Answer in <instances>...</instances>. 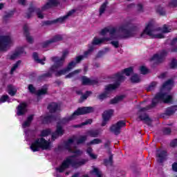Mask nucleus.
I'll return each instance as SVG.
<instances>
[{"label": "nucleus", "instance_id": "f257e3e1", "mask_svg": "<svg viewBox=\"0 0 177 177\" xmlns=\"http://www.w3.org/2000/svg\"><path fill=\"white\" fill-rule=\"evenodd\" d=\"M101 35L104 37V38H94L93 41V45H100V44H106L109 41H111V44L114 48H118L120 44L117 39H121L122 38H128L129 37H133L132 30L128 29V26H121L118 29L115 28H105L102 30ZM115 39V41H114Z\"/></svg>", "mask_w": 177, "mask_h": 177}, {"label": "nucleus", "instance_id": "f03ea898", "mask_svg": "<svg viewBox=\"0 0 177 177\" xmlns=\"http://www.w3.org/2000/svg\"><path fill=\"white\" fill-rule=\"evenodd\" d=\"M93 108L91 106L88 107H82L79 108L77 111H75L71 116H68L66 118H63L57 125L56 131L53 133L52 139L55 140V139H57L59 136H62L63 133H64V130L62 127V125L64 124H67L69 121H73V120H75L78 115H82L84 114H88L89 113H93Z\"/></svg>", "mask_w": 177, "mask_h": 177}, {"label": "nucleus", "instance_id": "7ed1b4c3", "mask_svg": "<svg viewBox=\"0 0 177 177\" xmlns=\"http://www.w3.org/2000/svg\"><path fill=\"white\" fill-rule=\"evenodd\" d=\"M93 50V46L90 47L87 51L84 53V55H79L76 57L75 60L72 61L71 63L68 64L66 68L60 70V67L58 68V70L55 68H53V71H49L48 73L46 74V77H52V74H55V75L59 76V75H64V74H67L68 71H71L84 59V57H88V55H91V52Z\"/></svg>", "mask_w": 177, "mask_h": 177}, {"label": "nucleus", "instance_id": "20e7f679", "mask_svg": "<svg viewBox=\"0 0 177 177\" xmlns=\"http://www.w3.org/2000/svg\"><path fill=\"white\" fill-rule=\"evenodd\" d=\"M160 31L162 32H171V31H172V28L171 26L167 25H165L162 29L156 28L154 24L151 21L147 24L143 32L141 34V37L145 38V35H149L151 38H163L164 34L160 33Z\"/></svg>", "mask_w": 177, "mask_h": 177}, {"label": "nucleus", "instance_id": "39448f33", "mask_svg": "<svg viewBox=\"0 0 177 177\" xmlns=\"http://www.w3.org/2000/svg\"><path fill=\"white\" fill-rule=\"evenodd\" d=\"M50 135V129L43 130L41 132L40 136L41 138L37 139L30 145L32 151H39V150H49L50 149V141L44 139L46 136Z\"/></svg>", "mask_w": 177, "mask_h": 177}, {"label": "nucleus", "instance_id": "423d86ee", "mask_svg": "<svg viewBox=\"0 0 177 177\" xmlns=\"http://www.w3.org/2000/svg\"><path fill=\"white\" fill-rule=\"evenodd\" d=\"M88 162V159H77L74 156H70L67 158L62 164L56 169V172H64L65 169H67L70 165L73 168H79L82 165H85Z\"/></svg>", "mask_w": 177, "mask_h": 177}, {"label": "nucleus", "instance_id": "0eeeda50", "mask_svg": "<svg viewBox=\"0 0 177 177\" xmlns=\"http://www.w3.org/2000/svg\"><path fill=\"white\" fill-rule=\"evenodd\" d=\"M86 140V136H80V138H77V136H74L65 144V149L66 150H68L70 153H73L75 154V156H80L81 155V151L77 149L75 147V143L77 145H81V143H84Z\"/></svg>", "mask_w": 177, "mask_h": 177}, {"label": "nucleus", "instance_id": "6e6552de", "mask_svg": "<svg viewBox=\"0 0 177 177\" xmlns=\"http://www.w3.org/2000/svg\"><path fill=\"white\" fill-rule=\"evenodd\" d=\"M59 1L60 0H49L46 5L41 8V10L34 7L30 8L27 15L28 19H30L31 16H33L35 12L37 13L39 19H44V13H42V12H44V10H46V9H49V8H52V6H56Z\"/></svg>", "mask_w": 177, "mask_h": 177}, {"label": "nucleus", "instance_id": "1a4fd4ad", "mask_svg": "<svg viewBox=\"0 0 177 177\" xmlns=\"http://www.w3.org/2000/svg\"><path fill=\"white\" fill-rule=\"evenodd\" d=\"M171 103L172 102V95L168 93H158L152 100V107H154L157 103Z\"/></svg>", "mask_w": 177, "mask_h": 177}, {"label": "nucleus", "instance_id": "9d476101", "mask_svg": "<svg viewBox=\"0 0 177 177\" xmlns=\"http://www.w3.org/2000/svg\"><path fill=\"white\" fill-rule=\"evenodd\" d=\"M68 56V50H66L63 51L62 56L61 58L57 57H52V60L54 62V65L51 66L50 68V71H53V68L56 67L57 70H59L62 66H63V63H64V60Z\"/></svg>", "mask_w": 177, "mask_h": 177}, {"label": "nucleus", "instance_id": "9b49d317", "mask_svg": "<svg viewBox=\"0 0 177 177\" xmlns=\"http://www.w3.org/2000/svg\"><path fill=\"white\" fill-rule=\"evenodd\" d=\"M13 44V40L9 36H0V50H7Z\"/></svg>", "mask_w": 177, "mask_h": 177}, {"label": "nucleus", "instance_id": "f8f14e48", "mask_svg": "<svg viewBox=\"0 0 177 177\" xmlns=\"http://www.w3.org/2000/svg\"><path fill=\"white\" fill-rule=\"evenodd\" d=\"M132 73H133V68L129 67L124 69L122 73H118L113 77L114 81H115V84H118V85H120V81H122L124 80V74H125V75L127 77H129Z\"/></svg>", "mask_w": 177, "mask_h": 177}, {"label": "nucleus", "instance_id": "ddd939ff", "mask_svg": "<svg viewBox=\"0 0 177 177\" xmlns=\"http://www.w3.org/2000/svg\"><path fill=\"white\" fill-rule=\"evenodd\" d=\"M28 89L30 93H35V95H37L38 97H39V96H42L43 95H46V93L48 92L47 86H45L41 89L37 91V90H35V87H34L32 84H29Z\"/></svg>", "mask_w": 177, "mask_h": 177}, {"label": "nucleus", "instance_id": "4468645a", "mask_svg": "<svg viewBox=\"0 0 177 177\" xmlns=\"http://www.w3.org/2000/svg\"><path fill=\"white\" fill-rule=\"evenodd\" d=\"M116 88H118V84H109L105 87V92L100 94L98 96V99L100 100H103L104 99H106L107 96H109V93L111 92V91H114V89H116Z\"/></svg>", "mask_w": 177, "mask_h": 177}, {"label": "nucleus", "instance_id": "2eb2a0df", "mask_svg": "<svg viewBox=\"0 0 177 177\" xmlns=\"http://www.w3.org/2000/svg\"><path fill=\"white\" fill-rule=\"evenodd\" d=\"M124 127H125V122L119 121L111 127V132H113L115 135H119V133H121V128Z\"/></svg>", "mask_w": 177, "mask_h": 177}, {"label": "nucleus", "instance_id": "dca6fc26", "mask_svg": "<svg viewBox=\"0 0 177 177\" xmlns=\"http://www.w3.org/2000/svg\"><path fill=\"white\" fill-rule=\"evenodd\" d=\"M114 113V111L110 109L108 111H105L104 113L102 114V118L103 121L102 123V127H104L106 124H107V121L111 118V116L113 115V113Z\"/></svg>", "mask_w": 177, "mask_h": 177}, {"label": "nucleus", "instance_id": "f3484780", "mask_svg": "<svg viewBox=\"0 0 177 177\" xmlns=\"http://www.w3.org/2000/svg\"><path fill=\"white\" fill-rule=\"evenodd\" d=\"M167 51L163 50L159 54L154 55L151 59V62H155V63H161L162 62V59H164L165 56H167Z\"/></svg>", "mask_w": 177, "mask_h": 177}, {"label": "nucleus", "instance_id": "a211bd4d", "mask_svg": "<svg viewBox=\"0 0 177 177\" xmlns=\"http://www.w3.org/2000/svg\"><path fill=\"white\" fill-rule=\"evenodd\" d=\"M24 53V48L23 47L17 48L12 55H10L9 59L10 60H15V59H17L19 56H21Z\"/></svg>", "mask_w": 177, "mask_h": 177}, {"label": "nucleus", "instance_id": "6ab92c4d", "mask_svg": "<svg viewBox=\"0 0 177 177\" xmlns=\"http://www.w3.org/2000/svg\"><path fill=\"white\" fill-rule=\"evenodd\" d=\"M27 113V104L21 103L20 104L17 109V115H23Z\"/></svg>", "mask_w": 177, "mask_h": 177}, {"label": "nucleus", "instance_id": "aec40b11", "mask_svg": "<svg viewBox=\"0 0 177 177\" xmlns=\"http://www.w3.org/2000/svg\"><path fill=\"white\" fill-rule=\"evenodd\" d=\"M63 40V36L60 35H57L53 37L50 40L46 41L44 45L43 48H46L49 44H53V42H59V41H62Z\"/></svg>", "mask_w": 177, "mask_h": 177}, {"label": "nucleus", "instance_id": "412c9836", "mask_svg": "<svg viewBox=\"0 0 177 177\" xmlns=\"http://www.w3.org/2000/svg\"><path fill=\"white\" fill-rule=\"evenodd\" d=\"M74 13H75V10H72L69 11L66 15L59 17L57 19H56L55 21H54V23H63V21L66 20L68 17H70V16H73L74 15Z\"/></svg>", "mask_w": 177, "mask_h": 177}, {"label": "nucleus", "instance_id": "4be33fe9", "mask_svg": "<svg viewBox=\"0 0 177 177\" xmlns=\"http://www.w3.org/2000/svg\"><path fill=\"white\" fill-rule=\"evenodd\" d=\"M82 82L83 85H96L97 80H92L85 76L82 77Z\"/></svg>", "mask_w": 177, "mask_h": 177}, {"label": "nucleus", "instance_id": "5701e85b", "mask_svg": "<svg viewBox=\"0 0 177 177\" xmlns=\"http://www.w3.org/2000/svg\"><path fill=\"white\" fill-rule=\"evenodd\" d=\"M174 86V80H169L167 82H166L162 87V91H169Z\"/></svg>", "mask_w": 177, "mask_h": 177}, {"label": "nucleus", "instance_id": "b1692460", "mask_svg": "<svg viewBox=\"0 0 177 177\" xmlns=\"http://www.w3.org/2000/svg\"><path fill=\"white\" fill-rule=\"evenodd\" d=\"M166 156H167V151H162V150L157 151V158H158V161H159V162H162V161H164V160L165 159Z\"/></svg>", "mask_w": 177, "mask_h": 177}, {"label": "nucleus", "instance_id": "393cba45", "mask_svg": "<svg viewBox=\"0 0 177 177\" xmlns=\"http://www.w3.org/2000/svg\"><path fill=\"white\" fill-rule=\"evenodd\" d=\"M28 26L25 25L24 27V34L26 37L27 41L29 42V44H32L34 39L30 35L28 34Z\"/></svg>", "mask_w": 177, "mask_h": 177}, {"label": "nucleus", "instance_id": "a878e982", "mask_svg": "<svg viewBox=\"0 0 177 177\" xmlns=\"http://www.w3.org/2000/svg\"><path fill=\"white\" fill-rule=\"evenodd\" d=\"M138 121H145V122L147 123L148 125L151 124V120L149 118L147 115L143 113L142 115H140L138 118Z\"/></svg>", "mask_w": 177, "mask_h": 177}, {"label": "nucleus", "instance_id": "bb28decb", "mask_svg": "<svg viewBox=\"0 0 177 177\" xmlns=\"http://www.w3.org/2000/svg\"><path fill=\"white\" fill-rule=\"evenodd\" d=\"M7 92L10 96H15L17 93V88L13 85H9L7 88Z\"/></svg>", "mask_w": 177, "mask_h": 177}, {"label": "nucleus", "instance_id": "cd10ccee", "mask_svg": "<svg viewBox=\"0 0 177 177\" xmlns=\"http://www.w3.org/2000/svg\"><path fill=\"white\" fill-rule=\"evenodd\" d=\"M32 120H34V115H30L28 117L26 121H25L23 124H22V128L25 129V128H28V127H30L31 122L32 121Z\"/></svg>", "mask_w": 177, "mask_h": 177}, {"label": "nucleus", "instance_id": "c85d7f7f", "mask_svg": "<svg viewBox=\"0 0 177 177\" xmlns=\"http://www.w3.org/2000/svg\"><path fill=\"white\" fill-rule=\"evenodd\" d=\"M48 109L50 113H55V111H57V110H59V105H57V104L55 102H53L49 104Z\"/></svg>", "mask_w": 177, "mask_h": 177}, {"label": "nucleus", "instance_id": "c756f323", "mask_svg": "<svg viewBox=\"0 0 177 177\" xmlns=\"http://www.w3.org/2000/svg\"><path fill=\"white\" fill-rule=\"evenodd\" d=\"M125 98V95H119L113 98L111 100V104H115V103H118V102H121Z\"/></svg>", "mask_w": 177, "mask_h": 177}, {"label": "nucleus", "instance_id": "7c9ffc66", "mask_svg": "<svg viewBox=\"0 0 177 177\" xmlns=\"http://www.w3.org/2000/svg\"><path fill=\"white\" fill-rule=\"evenodd\" d=\"M176 110H177L176 106L169 107L166 111V114H167V115H172V114H174L176 111Z\"/></svg>", "mask_w": 177, "mask_h": 177}, {"label": "nucleus", "instance_id": "2f4dec72", "mask_svg": "<svg viewBox=\"0 0 177 177\" xmlns=\"http://www.w3.org/2000/svg\"><path fill=\"white\" fill-rule=\"evenodd\" d=\"M32 56H33L34 60H35L37 63H39L40 64H45V62H44L46 60L45 58H44L43 59H39L38 58V54L37 53H34Z\"/></svg>", "mask_w": 177, "mask_h": 177}, {"label": "nucleus", "instance_id": "473e14b6", "mask_svg": "<svg viewBox=\"0 0 177 177\" xmlns=\"http://www.w3.org/2000/svg\"><path fill=\"white\" fill-rule=\"evenodd\" d=\"M86 151H87V154H88L89 157H91V158H92V160H96V158H97V155L92 153V151H93L92 148L88 147Z\"/></svg>", "mask_w": 177, "mask_h": 177}, {"label": "nucleus", "instance_id": "72a5a7b5", "mask_svg": "<svg viewBox=\"0 0 177 177\" xmlns=\"http://www.w3.org/2000/svg\"><path fill=\"white\" fill-rule=\"evenodd\" d=\"M99 133H100V131H99L98 130H91L87 132V135L88 136H91L92 138H96L99 136Z\"/></svg>", "mask_w": 177, "mask_h": 177}, {"label": "nucleus", "instance_id": "f704fd0d", "mask_svg": "<svg viewBox=\"0 0 177 177\" xmlns=\"http://www.w3.org/2000/svg\"><path fill=\"white\" fill-rule=\"evenodd\" d=\"M92 172L93 174H95V175L97 177H103V174H102V171H100V170H99V169L96 167H93Z\"/></svg>", "mask_w": 177, "mask_h": 177}, {"label": "nucleus", "instance_id": "c9c22d12", "mask_svg": "<svg viewBox=\"0 0 177 177\" xmlns=\"http://www.w3.org/2000/svg\"><path fill=\"white\" fill-rule=\"evenodd\" d=\"M107 3H108L107 1H106L100 8V16H102V15L104 13V11L106 10V8L107 6Z\"/></svg>", "mask_w": 177, "mask_h": 177}, {"label": "nucleus", "instance_id": "e433bc0d", "mask_svg": "<svg viewBox=\"0 0 177 177\" xmlns=\"http://www.w3.org/2000/svg\"><path fill=\"white\" fill-rule=\"evenodd\" d=\"M88 124H92L91 119H88V120H86L85 122H83L81 124L75 125V126H74V127L75 128H81V127H84V125H88Z\"/></svg>", "mask_w": 177, "mask_h": 177}, {"label": "nucleus", "instance_id": "4c0bfd02", "mask_svg": "<svg viewBox=\"0 0 177 177\" xmlns=\"http://www.w3.org/2000/svg\"><path fill=\"white\" fill-rule=\"evenodd\" d=\"M81 72V70H76L71 73H69L67 76L66 78H72V77H75L77 75L78 73Z\"/></svg>", "mask_w": 177, "mask_h": 177}, {"label": "nucleus", "instance_id": "58836bf2", "mask_svg": "<svg viewBox=\"0 0 177 177\" xmlns=\"http://www.w3.org/2000/svg\"><path fill=\"white\" fill-rule=\"evenodd\" d=\"M54 120H56L54 116H47L43 120V122H52V121H54Z\"/></svg>", "mask_w": 177, "mask_h": 177}, {"label": "nucleus", "instance_id": "ea45409f", "mask_svg": "<svg viewBox=\"0 0 177 177\" xmlns=\"http://www.w3.org/2000/svg\"><path fill=\"white\" fill-rule=\"evenodd\" d=\"M20 64H21V61H18L15 64H14L13 67L11 68V71H10L11 74L15 73V71H16L17 67L20 66Z\"/></svg>", "mask_w": 177, "mask_h": 177}, {"label": "nucleus", "instance_id": "a19ab883", "mask_svg": "<svg viewBox=\"0 0 177 177\" xmlns=\"http://www.w3.org/2000/svg\"><path fill=\"white\" fill-rule=\"evenodd\" d=\"M5 102H10V100L9 99V96L8 95H3L0 98V102L1 103H5Z\"/></svg>", "mask_w": 177, "mask_h": 177}, {"label": "nucleus", "instance_id": "79ce46f5", "mask_svg": "<svg viewBox=\"0 0 177 177\" xmlns=\"http://www.w3.org/2000/svg\"><path fill=\"white\" fill-rule=\"evenodd\" d=\"M156 12L161 16H164V15H165V10H164V8L161 6H159L156 8Z\"/></svg>", "mask_w": 177, "mask_h": 177}, {"label": "nucleus", "instance_id": "37998d69", "mask_svg": "<svg viewBox=\"0 0 177 177\" xmlns=\"http://www.w3.org/2000/svg\"><path fill=\"white\" fill-rule=\"evenodd\" d=\"M156 86H157V82H153L148 86V88H147V91H153V89H154V88H156Z\"/></svg>", "mask_w": 177, "mask_h": 177}, {"label": "nucleus", "instance_id": "c03bdc74", "mask_svg": "<svg viewBox=\"0 0 177 177\" xmlns=\"http://www.w3.org/2000/svg\"><path fill=\"white\" fill-rule=\"evenodd\" d=\"M131 82H140V77L138 75H133L131 77Z\"/></svg>", "mask_w": 177, "mask_h": 177}, {"label": "nucleus", "instance_id": "a18cd8bd", "mask_svg": "<svg viewBox=\"0 0 177 177\" xmlns=\"http://www.w3.org/2000/svg\"><path fill=\"white\" fill-rule=\"evenodd\" d=\"M170 68H177V61L174 59L170 63Z\"/></svg>", "mask_w": 177, "mask_h": 177}, {"label": "nucleus", "instance_id": "49530a36", "mask_svg": "<svg viewBox=\"0 0 177 177\" xmlns=\"http://www.w3.org/2000/svg\"><path fill=\"white\" fill-rule=\"evenodd\" d=\"M140 71L141 74H147V73H149V69H147L146 66H140Z\"/></svg>", "mask_w": 177, "mask_h": 177}, {"label": "nucleus", "instance_id": "de8ad7c7", "mask_svg": "<svg viewBox=\"0 0 177 177\" xmlns=\"http://www.w3.org/2000/svg\"><path fill=\"white\" fill-rule=\"evenodd\" d=\"M102 143V140L100 139H98V138H96V139H94L90 143L89 145H99Z\"/></svg>", "mask_w": 177, "mask_h": 177}, {"label": "nucleus", "instance_id": "09e8293b", "mask_svg": "<svg viewBox=\"0 0 177 177\" xmlns=\"http://www.w3.org/2000/svg\"><path fill=\"white\" fill-rule=\"evenodd\" d=\"M113 162V156H111L109 157V160H104V164L105 165H111V163Z\"/></svg>", "mask_w": 177, "mask_h": 177}, {"label": "nucleus", "instance_id": "8fccbe9b", "mask_svg": "<svg viewBox=\"0 0 177 177\" xmlns=\"http://www.w3.org/2000/svg\"><path fill=\"white\" fill-rule=\"evenodd\" d=\"M92 93L91 91H86V94L82 95L81 99L82 100H86V99H88V96H89V95H91Z\"/></svg>", "mask_w": 177, "mask_h": 177}, {"label": "nucleus", "instance_id": "3c124183", "mask_svg": "<svg viewBox=\"0 0 177 177\" xmlns=\"http://www.w3.org/2000/svg\"><path fill=\"white\" fill-rule=\"evenodd\" d=\"M170 8H176L177 6V0H173L169 3Z\"/></svg>", "mask_w": 177, "mask_h": 177}, {"label": "nucleus", "instance_id": "603ef678", "mask_svg": "<svg viewBox=\"0 0 177 177\" xmlns=\"http://www.w3.org/2000/svg\"><path fill=\"white\" fill-rule=\"evenodd\" d=\"M163 132L165 135H169V133H171V129L168 128H165L164 129Z\"/></svg>", "mask_w": 177, "mask_h": 177}, {"label": "nucleus", "instance_id": "864d4df0", "mask_svg": "<svg viewBox=\"0 0 177 177\" xmlns=\"http://www.w3.org/2000/svg\"><path fill=\"white\" fill-rule=\"evenodd\" d=\"M137 10H138V12H142L143 11V6H142V4H138L137 6Z\"/></svg>", "mask_w": 177, "mask_h": 177}, {"label": "nucleus", "instance_id": "5fc2aeb1", "mask_svg": "<svg viewBox=\"0 0 177 177\" xmlns=\"http://www.w3.org/2000/svg\"><path fill=\"white\" fill-rule=\"evenodd\" d=\"M170 146H171V147H175V146H177V139L174 140L171 144Z\"/></svg>", "mask_w": 177, "mask_h": 177}, {"label": "nucleus", "instance_id": "6e6d98bb", "mask_svg": "<svg viewBox=\"0 0 177 177\" xmlns=\"http://www.w3.org/2000/svg\"><path fill=\"white\" fill-rule=\"evenodd\" d=\"M172 169H173V171H175V172H177V162H175L172 165Z\"/></svg>", "mask_w": 177, "mask_h": 177}, {"label": "nucleus", "instance_id": "4d7b16f0", "mask_svg": "<svg viewBox=\"0 0 177 177\" xmlns=\"http://www.w3.org/2000/svg\"><path fill=\"white\" fill-rule=\"evenodd\" d=\"M19 3L21 5H26V0H19Z\"/></svg>", "mask_w": 177, "mask_h": 177}, {"label": "nucleus", "instance_id": "13d9d810", "mask_svg": "<svg viewBox=\"0 0 177 177\" xmlns=\"http://www.w3.org/2000/svg\"><path fill=\"white\" fill-rule=\"evenodd\" d=\"M177 39L174 38L172 41H171V45H175V44L176 43Z\"/></svg>", "mask_w": 177, "mask_h": 177}, {"label": "nucleus", "instance_id": "bf43d9fd", "mask_svg": "<svg viewBox=\"0 0 177 177\" xmlns=\"http://www.w3.org/2000/svg\"><path fill=\"white\" fill-rule=\"evenodd\" d=\"M167 75V73H162L160 75V78H165V77Z\"/></svg>", "mask_w": 177, "mask_h": 177}, {"label": "nucleus", "instance_id": "052dcab7", "mask_svg": "<svg viewBox=\"0 0 177 177\" xmlns=\"http://www.w3.org/2000/svg\"><path fill=\"white\" fill-rule=\"evenodd\" d=\"M104 53V52L103 51H100L98 53V56H100L101 55H103Z\"/></svg>", "mask_w": 177, "mask_h": 177}, {"label": "nucleus", "instance_id": "680f3d73", "mask_svg": "<svg viewBox=\"0 0 177 177\" xmlns=\"http://www.w3.org/2000/svg\"><path fill=\"white\" fill-rule=\"evenodd\" d=\"M3 8V3H0V10Z\"/></svg>", "mask_w": 177, "mask_h": 177}, {"label": "nucleus", "instance_id": "e2e57ef3", "mask_svg": "<svg viewBox=\"0 0 177 177\" xmlns=\"http://www.w3.org/2000/svg\"><path fill=\"white\" fill-rule=\"evenodd\" d=\"M171 52H177V48H174V49H172V50H171Z\"/></svg>", "mask_w": 177, "mask_h": 177}, {"label": "nucleus", "instance_id": "0e129e2a", "mask_svg": "<svg viewBox=\"0 0 177 177\" xmlns=\"http://www.w3.org/2000/svg\"><path fill=\"white\" fill-rule=\"evenodd\" d=\"M145 110H146V109L143 108L142 109H141V111H145Z\"/></svg>", "mask_w": 177, "mask_h": 177}, {"label": "nucleus", "instance_id": "69168bd1", "mask_svg": "<svg viewBox=\"0 0 177 177\" xmlns=\"http://www.w3.org/2000/svg\"><path fill=\"white\" fill-rule=\"evenodd\" d=\"M77 95H81V93L79 91H77Z\"/></svg>", "mask_w": 177, "mask_h": 177}, {"label": "nucleus", "instance_id": "338daca9", "mask_svg": "<svg viewBox=\"0 0 177 177\" xmlns=\"http://www.w3.org/2000/svg\"><path fill=\"white\" fill-rule=\"evenodd\" d=\"M24 132H25V135L27 136V131H26V130L24 131Z\"/></svg>", "mask_w": 177, "mask_h": 177}, {"label": "nucleus", "instance_id": "774afa93", "mask_svg": "<svg viewBox=\"0 0 177 177\" xmlns=\"http://www.w3.org/2000/svg\"><path fill=\"white\" fill-rule=\"evenodd\" d=\"M68 173L66 172V175H68Z\"/></svg>", "mask_w": 177, "mask_h": 177}]
</instances>
